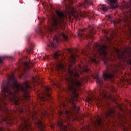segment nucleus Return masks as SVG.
Here are the masks:
<instances>
[{"mask_svg":"<svg viewBox=\"0 0 131 131\" xmlns=\"http://www.w3.org/2000/svg\"><path fill=\"white\" fill-rule=\"evenodd\" d=\"M67 51L70 54L68 60L69 64L67 69L65 68L64 64H62L61 59L59 58V57L61 56V51L53 52V58L57 63L56 64L57 71L63 73V77H62V79L65 80L67 83L69 93L67 100L69 103L72 104L73 110L78 112L80 110L79 106H77L75 104V102H77V98L79 97L78 92L80 90V87L82 86L84 83H86L90 79L89 77L86 78L81 77L80 74H82L83 72L90 73V72L88 66L83 67L79 66L78 71L76 68H71L72 65L75 64L76 58L78 57L77 55L78 51L77 49H71L70 48L67 49Z\"/></svg>","mask_w":131,"mask_h":131,"instance_id":"nucleus-1","label":"nucleus"},{"mask_svg":"<svg viewBox=\"0 0 131 131\" xmlns=\"http://www.w3.org/2000/svg\"><path fill=\"white\" fill-rule=\"evenodd\" d=\"M108 46L106 45L95 43L94 44L88 43L87 49H83L81 53L88 58L90 63H94L95 65L99 64L100 60H103L107 70L103 73L104 81L113 82L114 74L118 72V66L112 65L111 60L108 57Z\"/></svg>","mask_w":131,"mask_h":131,"instance_id":"nucleus-2","label":"nucleus"},{"mask_svg":"<svg viewBox=\"0 0 131 131\" xmlns=\"http://www.w3.org/2000/svg\"><path fill=\"white\" fill-rule=\"evenodd\" d=\"M30 89L28 81H25L23 85L18 83L15 76H9V78L6 85L2 84L0 99L2 103L6 104L7 102H11L16 105H20V97L18 96L19 92L21 91L25 95H27V90Z\"/></svg>","mask_w":131,"mask_h":131,"instance_id":"nucleus-3","label":"nucleus"},{"mask_svg":"<svg viewBox=\"0 0 131 131\" xmlns=\"http://www.w3.org/2000/svg\"><path fill=\"white\" fill-rule=\"evenodd\" d=\"M56 14L57 16H56V15L53 14L50 18V24L51 27H49V31L51 33L56 31L58 34V36L61 35L63 39H64L66 41H67V40H68V36L64 33H59L58 31V29H62V24L65 23V21L67 19V16H66L65 13L59 10L56 11Z\"/></svg>","mask_w":131,"mask_h":131,"instance_id":"nucleus-4","label":"nucleus"},{"mask_svg":"<svg viewBox=\"0 0 131 131\" xmlns=\"http://www.w3.org/2000/svg\"><path fill=\"white\" fill-rule=\"evenodd\" d=\"M115 115L121 121H122L125 118V116L119 112L115 114V108H111L110 107H108L107 110L104 111L101 117L98 115L97 117H95V120L92 121L94 127L96 128V129L103 128L104 122H103V120L105 121V119H109L110 117L114 118Z\"/></svg>","mask_w":131,"mask_h":131,"instance_id":"nucleus-5","label":"nucleus"},{"mask_svg":"<svg viewBox=\"0 0 131 131\" xmlns=\"http://www.w3.org/2000/svg\"><path fill=\"white\" fill-rule=\"evenodd\" d=\"M124 8L127 9V11L124 12L123 18L118 19L114 24L116 26L123 25L124 27H127L131 31V0L124 3Z\"/></svg>","mask_w":131,"mask_h":131,"instance_id":"nucleus-6","label":"nucleus"},{"mask_svg":"<svg viewBox=\"0 0 131 131\" xmlns=\"http://www.w3.org/2000/svg\"><path fill=\"white\" fill-rule=\"evenodd\" d=\"M58 115L59 118L55 126L59 127L60 131H72V129H69V127H67L63 124V121L68 122L70 120V118H72V114L67 110H66L64 113L63 111L60 110L58 113Z\"/></svg>","mask_w":131,"mask_h":131,"instance_id":"nucleus-7","label":"nucleus"},{"mask_svg":"<svg viewBox=\"0 0 131 131\" xmlns=\"http://www.w3.org/2000/svg\"><path fill=\"white\" fill-rule=\"evenodd\" d=\"M117 57L121 62L127 63L131 66V47H128L123 51L116 49L115 50Z\"/></svg>","mask_w":131,"mask_h":131,"instance_id":"nucleus-8","label":"nucleus"},{"mask_svg":"<svg viewBox=\"0 0 131 131\" xmlns=\"http://www.w3.org/2000/svg\"><path fill=\"white\" fill-rule=\"evenodd\" d=\"M64 4L68 8L67 13H68V14H70V15H72L75 19H78V18H79V16L82 18H86L90 16L89 13L87 12H81L78 14L77 10H75L74 7L72 6H68V5H72V4H73V0H64Z\"/></svg>","mask_w":131,"mask_h":131,"instance_id":"nucleus-9","label":"nucleus"},{"mask_svg":"<svg viewBox=\"0 0 131 131\" xmlns=\"http://www.w3.org/2000/svg\"><path fill=\"white\" fill-rule=\"evenodd\" d=\"M94 78V79H96V83L98 86V89L99 91V93L101 97H102V98H108V97H110V98H112L111 95L109 96V95H108V92L102 87L103 85V78L98 75H97Z\"/></svg>","mask_w":131,"mask_h":131,"instance_id":"nucleus-10","label":"nucleus"},{"mask_svg":"<svg viewBox=\"0 0 131 131\" xmlns=\"http://www.w3.org/2000/svg\"><path fill=\"white\" fill-rule=\"evenodd\" d=\"M94 34H96V32L93 29H79L78 32V37L79 38H81V39H84V38H85V39H89V38L93 39V38H94L93 35Z\"/></svg>","mask_w":131,"mask_h":131,"instance_id":"nucleus-11","label":"nucleus"},{"mask_svg":"<svg viewBox=\"0 0 131 131\" xmlns=\"http://www.w3.org/2000/svg\"><path fill=\"white\" fill-rule=\"evenodd\" d=\"M19 131H32L30 121L28 119L23 118V122L18 127Z\"/></svg>","mask_w":131,"mask_h":131,"instance_id":"nucleus-12","label":"nucleus"},{"mask_svg":"<svg viewBox=\"0 0 131 131\" xmlns=\"http://www.w3.org/2000/svg\"><path fill=\"white\" fill-rule=\"evenodd\" d=\"M45 92L44 94L42 96L39 95V98L40 100L43 102H45V101L48 102L49 99H52V97H51V91H52V89L50 87H45Z\"/></svg>","mask_w":131,"mask_h":131,"instance_id":"nucleus-13","label":"nucleus"},{"mask_svg":"<svg viewBox=\"0 0 131 131\" xmlns=\"http://www.w3.org/2000/svg\"><path fill=\"white\" fill-rule=\"evenodd\" d=\"M22 65L23 66V71H24L23 74H27L28 71L31 68V64L27 62H22Z\"/></svg>","mask_w":131,"mask_h":131,"instance_id":"nucleus-14","label":"nucleus"},{"mask_svg":"<svg viewBox=\"0 0 131 131\" xmlns=\"http://www.w3.org/2000/svg\"><path fill=\"white\" fill-rule=\"evenodd\" d=\"M108 1L109 2L110 6L112 10H115V9L118 8V6L116 5L117 0H108Z\"/></svg>","mask_w":131,"mask_h":131,"instance_id":"nucleus-15","label":"nucleus"},{"mask_svg":"<svg viewBox=\"0 0 131 131\" xmlns=\"http://www.w3.org/2000/svg\"><path fill=\"white\" fill-rule=\"evenodd\" d=\"M48 48L49 49H51V50H53V49H56L57 48V46L55 45V43L53 42H49V43L47 45Z\"/></svg>","mask_w":131,"mask_h":131,"instance_id":"nucleus-16","label":"nucleus"},{"mask_svg":"<svg viewBox=\"0 0 131 131\" xmlns=\"http://www.w3.org/2000/svg\"><path fill=\"white\" fill-rule=\"evenodd\" d=\"M3 121L6 123V124H8V125H12L13 124V122L10 119H3Z\"/></svg>","mask_w":131,"mask_h":131,"instance_id":"nucleus-17","label":"nucleus"},{"mask_svg":"<svg viewBox=\"0 0 131 131\" xmlns=\"http://www.w3.org/2000/svg\"><path fill=\"white\" fill-rule=\"evenodd\" d=\"M100 10L103 11L104 12H107V11H108V8L104 5H102L101 7H100Z\"/></svg>","mask_w":131,"mask_h":131,"instance_id":"nucleus-18","label":"nucleus"},{"mask_svg":"<svg viewBox=\"0 0 131 131\" xmlns=\"http://www.w3.org/2000/svg\"><path fill=\"white\" fill-rule=\"evenodd\" d=\"M104 33L105 34V36H106V39H107V40L108 41H111V38H109V37L107 36V34H108V32H107V31H105Z\"/></svg>","mask_w":131,"mask_h":131,"instance_id":"nucleus-19","label":"nucleus"},{"mask_svg":"<svg viewBox=\"0 0 131 131\" xmlns=\"http://www.w3.org/2000/svg\"><path fill=\"white\" fill-rule=\"evenodd\" d=\"M55 39L57 43L58 42H60V39H59V37H58V36L56 35H55Z\"/></svg>","mask_w":131,"mask_h":131,"instance_id":"nucleus-20","label":"nucleus"},{"mask_svg":"<svg viewBox=\"0 0 131 131\" xmlns=\"http://www.w3.org/2000/svg\"><path fill=\"white\" fill-rule=\"evenodd\" d=\"M85 3L87 5H93V3L90 0H85Z\"/></svg>","mask_w":131,"mask_h":131,"instance_id":"nucleus-21","label":"nucleus"},{"mask_svg":"<svg viewBox=\"0 0 131 131\" xmlns=\"http://www.w3.org/2000/svg\"><path fill=\"white\" fill-rule=\"evenodd\" d=\"M0 131H11L9 129L5 130L4 127H0Z\"/></svg>","mask_w":131,"mask_h":131,"instance_id":"nucleus-22","label":"nucleus"},{"mask_svg":"<svg viewBox=\"0 0 131 131\" xmlns=\"http://www.w3.org/2000/svg\"><path fill=\"white\" fill-rule=\"evenodd\" d=\"M60 105H61V106H62V107H66V104H65V103H64L63 102H61Z\"/></svg>","mask_w":131,"mask_h":131,"instance_id":"nucleus-23","label":"nucleus"},{"mask_svg":"<svg viewBox=\"0 0 131 131\" xmlns=\"http://www.w3.org/2000/svg\"><path fill=\"white\" fill-rule=\"evenodd\" d=\"M110 90L112 91V92H114V90H115V88H114V87H111Z\"/></svg>","mask_w":131,"mask_h":131,"instance_id":"nucleus-24","label":"nucleus"},{"mask_svg":"<svg viewBox=\"0 0 131 131\" xmlns=\"http://www.w3.org/2000/svg\"><path fill=\"white\" fill-rule=\"evenodd\" d=\"M50 127L51 128H52V129H54L55 128V125H53V124H51L50 125Z\"/></svg>","mask_w":131,"mask_h":131,"instance_id":"nucleus-25","label":"nucleus"},{"mask_svg":"<svg viewBox=\"0 0 131 131\" xmlns=\"http://www.w3.org/2000/svg\"><path fill=\"white\" fill-rule=\"evenodd\" d=\"M3 57L0 56V64H2L3 63Z\"/></svg>","mask_w":131,"mask_h":131,"instance_id":"nucleus-26","label":"nucleus"},{"mask_svg":"<svg viewBox=\"0 0 131 131\" xmlns=\"http://www.w3.org/2000/svg\"><path fill=\"white\" fill-rule=\"evenodd\" d=\"M93 101V98L91 99V98H89L88 99V102L90 103V102H92Z\"/></svg>","mask_w":131,"mask_h":131,"instance_id":"nucleus-27","label":"nucleus"},{"mask_svg":"<svg viewBox=\"0 0 131 131\" xmlns=\"http://www.w3.org/2000/svg\"><path fill=\"white\" fill-rule=\"evenodd\" d=\"M88 131H95V130L90 129V128H88Z\"/></svg>","mask_w":131,"mask_h":131,"instance_id":"nucleus-28","label":"nucleus"},{"mask_svg":"<svg viewBox=\"0 0 131 131\" xmlns=\"http://www.w3.org/2000/svg\"><path fill=\"white\" fill-rule=\"evenodd\" d=\"M34 80H35V77H33V81H34Z\"/></svg>","mask_w":131,"mask_h":131,"instance_id":"nucleus-29","label":"nucleus"},{"mask_svg":"<svg viewBox=\"0 0 131 131\" xmlns=\"http://www.w3.org/2000/svg\"><path fill=\"white\" fill-rule=\"evenodd\" d=\"M73 119H74V120H77V117H76V118H73Z\"/></svg>","mask_w":131,"mask_h":131,"instance_id":"nucleus-30","label":"nucleus"},{"mask_svg":"<svg viewBox=\"0 0 131 131\" xmlns=\"http://www.w3.org/2000/svg\"><path fill=\"white\" fill-rule=\"evenodd\" d=\"M50 111V112H52V113H53V112L54 111Z\"/></svg>","mask_w":131,"mask_h":131,"instance_id":"nucleus-31","label":"nucleus"},{"mask_svg":"<svg viewBox=\"0 0 131 131\" xmlns=\"http://www.w3.org/2000/svg\"><path fill=\"white\" fill-rule=\"evenodd\" d=\"M39 79H40L39 78H37V80H39Z\"/></svg>","mask_w":131,"mask_h":131,"instance_id":"nucleus-32","label":"nucleus"},{"mask_svg":"<svg viewBox=\"0 0 131 131\" xmlns=\"http://www.w3.org/2000/svg\"><path fill=\"white\" fill-rule=\"evenodd\" d=\"M34 71H35V70H34V69H33V72H34Z\"/></svg>","mask_w":131,"mask_h":131,"instance_id":"nucleus-33","label":"nucleus"},{"mask_svg":"<svg viewBox=\"0 0 131 131\" xmlns=\"http://www.w3.org/2000/svg\"><path fill=\"white\" fill-rule=\"evenodd\" d=\"M32 80L33 79V77L32 78Z\"/></svg>","mask_w":131,"mask_h":131,"instance_id":"nucleus-34","label":"nucleus"},{"mask_svg":"<svg viewBox=\"0 0 131 131\" xmlns=\"http://www.w3.org/2000/svg\"><path fill=\"white\" fill-rule=\"evenodd\" d=\"M40 32L41 33V30H40Z\"/></svg>","mask_w":131,"mask_h":131,"instance_id":"nucleus-35","label":"nucleus"},{"mask_svg":"<svg viewBox=\"0 0 131 131\" xmlns=\"http://www.w3.org/2000/svg\"><path fill=\"white\" fill-rule=\"evenodd\" d=\"M110 36H111V35L110 34Z\"/></svg>","mask_w":131,"mask_h":131,"instance_id":"nucleus-36","label":"nucleus"},{"mask_svg":"<svg viewBox=\"0 0 131 131\" xmlns=\"http://www.w3.org/2000/svg\"><path fill=\"white\" fill-rule=\"evenodd\" d=\"M33 65H34V63H33Z\"/></svg>","mask_w":131,"mask_h":131,"instance_id":"nucleus-37","label":"nucleus"},{"mask_svg":"<svg viewBox=\"0 0 131 131\" xmlns=\"http://www.w3.org/2000/svg\"><path fill=\"white\" fill-rule=\"evenodd\" d=\"M21 112H22V111H21Z\"/></svg>","mask_w":131,"mask_h":131,"instance_id":"nucleus-38","label":"nucleus"},{"mask_svg":"<svg viewBox=\"0 0 131 131\" xmlns=\"http://www.w3.org/2000/svg\"><path fill=\"white\" fill-rule=\"evenodd\" d=\"M37 1H38V0H37Z\"/></svg>","mask_w":131,"mask_h":131,"instance_id":"nucleus-39","label":"nucleus"}]
</instances>
